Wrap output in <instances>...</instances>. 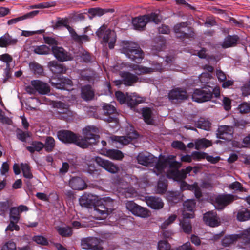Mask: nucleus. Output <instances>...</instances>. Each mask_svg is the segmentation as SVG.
<instances>
[{
  "mask_svg": "<svg viewBox=\"0 0 250 250\" xmlns=\"http://www.w3.org/2000/svg\"><path fill=\"white\" fill-rule=\"evenodd\" d=\"M121 46V52L131 61L139 63L143 59L144 53L138 44L131 41H124Z\"/></svg>",
  "mask_w": 250,
  "mask_h": 250,
  "instance_id": "nucleus-1",
  "label": "nucleus"
},
{
  "mask_svg": "<svg viewBox=\"0 0 250 250\" xmlns=\"http://www.w3.org/2000/svg\"><path fill=\"white\" fill-rule=\"evenodd\" d=\"M57 137L59 140L65 144H74L77 146L86 148L87 145L85 140L82 136L67 130H61L57 132Z\"/></svg>",
  "mask_w": 250,
  "mask_h": 250,
  "instance_id": "nucleus-2",
  "label": "nucleus"
},
{
  "mask_svg": "<svg viewBox=\"0 0 250 250\" xmlns=\"http://www.w3.org/2000/svg\"><path fill=\"white\" fill-rule=\"evenodd\" d=\"M175 37L181 41L186 39H194L196 34L194 29L188 26L187 22H181L175 24L173 28Z\"/></svg>",
  "mask_w": 250,
  "mask_h": 250,
  "instance_id": "nucleus-3",
  "label": "nucleus"
},
{
  "mask_svg": "<svg viewBox=\"0 0 250 250\" xmlns=\"http://www.w3.org/2000/svg\"><path fill=\"white\" fill-rule=\"evenodd\" d=\"M96 35L99 38H102V42L108 43L110 49H113L116 41V33L107 27L103 25L96 32Z\"/></svg>",
  "mask_w": 250,
  "mask_h": 250,
  "instance_id": "nucleus-4",
  "label": "nucleus"
},
{
  "mask_svg": "<svg viewBox=\"0 0 250 250\" xmlns=\"http://www.w3.org/2000/svg\"><path fill=\"white\" fill-rule=\"evenodd\" d=\"M98 129L94 126H88L83 129L84 137L82 136L83 140H85L88 147L90 145H95L99 142L100 136Z\"/></svg>",
  "mask_w": 250,
  "mask_h": 250,
  "instance_id": "nucleus-5",
  "label": "nucleus"
},
{
  "mask_svg": "<svg viewBox=\"0 0 250 250\" xmlns=\"http://www.w3.org/2000/svg\"><path fill=\"white\" fill-rule=\"evenodd\" d=\"M212 96V92L206 87L196 88L193 91L192 99L193 101L201 103L209 101Z\"/></svg>",
  "mask_w": 250,
  "mask_h": 250,
  "instance_id": "nucleus-6",
  "label": "nucleus"
},
{
  "mask_svg": "<svg viewBox=\"0 0 250 250\" xmlns=\"http://www.w3.org/2000/svg\"><path fill=\"white\" fill-rule=\"evenodd\" d=\"M168 97L172 102L181 103L187 100L188 95L185 89L177 87L172 89L169 92Z\"/></svg>",
  "mask_w": 250,
  "mask_h": 250,
  "instance_id": "nucleus-7",
  "label": "nucleus"
},
{
  "mask_svg": "<svg viewBox=\"0 0 250 250\" xmlns=\"http://www.w3.org/2000/svg\"><path fill=\"white\" fill-rule=\"evenodd\" d=\"M128 67L138 75L150 74L154 71H159L162 69V65L158 63H156L153 68L146 67L135 64H131Z\"/></svg>",
  "mask_w": 250,
  "mask_h": 250,
  "instance_id": "nucleus-8",
  "label": "nucleus"
},
{
  "mask_svg": "<svg viewBox=\"0 0 250 250\" xmlns=\"http://www.w3.org/2000/svg\"><path fill=\"white\" fill-rule=\"evenodd\" d=\"M51 51L54 57L60 62H63L73 59L71 54L62 47L53 45Z\"/></svg>",
  "mask_w": 250,
  "mask_h": 250,
  "instance_id": "nucleus-9",
  "label": "nucleus"
},
{
  "mask_svg": "<svg viewBox=\"0 0 250 250\" xmlns=\"http://www.w3.org/2000/svg\"><path fill=\"white\" fill-rule=\"evenodd\" d=\"M102 241L96 237H88L83 239L81 245L83 249L90 250H102Z\"/></svg>",
  "mask_w": 250,
  "mask_h": 250,
  "instance_id": "nucleus-10",
  "label": "nucleus"
},
{
  "mask_svg": "<svg viewBox=\"0 0 250 250\" xmlns=\"http://www.w3.org/2000/svg\"><path fill=\"white\" fill-rule=\"evenodd\" d=\"M138 163L144 166H151L157 160V157L148 152H142L136 157Z\"/></svg>",
  "mask_w": 250,
  "mask_h": 250,
  "instance_id": "nucleus-11",
  "label": "nucleus"
},
{
  "mask_svg": "<svg viewBox=\"0 0 250 250\" xmlns=\"http://www.w3.org/2000/svg\"><path fill=\"white\" fill-rule=\"evenodd\" d=\"M126 208L134 215L141 217H146L148 215L147 210L136 204L133 201H128L126 203Z\"/></svg>",
  "mask_w": 250,
  "mask_h": 250,
  "instance_id": "nucleus-12",
  "label": "nucleus"
},
{
  "mask_svg": "<svg viewBox=\"0 0 250 250\" xmlns=\"http://www.w3.org/2000/svg\"><path fill=\"white\" fill-rule=\"evenodd\" d=\"M96 163L111 173H116L119 170V167L109 160L104 159L100 157H96Z\"/></svg>",
  "mask_w": 250,
  "mask_h": 250,
  "instance_id": "nucleus-13",
  "label": "nucleus"
},
{
  "mask_svg": "<svg viewBox=\"0 0 250 250\" xmlns=\"http://www.w3.org/2000/svg\"><path fill=\"white\" fill-rule=\"evenodd\" d=\"M50 83L52 86L61 89H64L66 86L73 85L72 80L65 77H60L57 80L56 78H51Z\"/></svg>",
  "mask_w": 250,
  "mask_h": 250,
  "instance_id": "nucleus-14",
  "label": "nucleus"
},
{
  "mask_svg": "<svg viewBox=\"0 0 250 250\" xmlns=\"http://www.w3.org/2000/svg\"><path fill=\"white\" fill-rule=\"evenodd\" d=\"M48 66L54 74H65L68 69L64 64L56 61L49 62L48 63Z\"/></svg>",
  "mask_w": 250,
  "mask_h": 250,
  "instance_id": "nucleus-15",
  "label": "nucleus"
},
{
  "mask_svg": "<svg viewBox=\"0 0 250 250\" xmlns=\"http://www.w3.org/2000/svg\"><path fill=\"white\" fill-rule=\"evenodd\" d=\"M32 86L39 93L45 95L50 92V89L49 85L40 80H36L31 81Z\"/></svg>",
  "mask_w": 250,
  "mask_h": 250,
  "instance_id": "nucleus-16",
  "label": "nucleus"
},
{
  "mask_svg": "<svg viewBox=\"0 0 250 250\" xmlns=\"http://www.w3.org/2000/svg\"><path fill=\"white\" fill-rule=\"evenodd\" d=\"M237 199L236 196L231 194H220V211L231 204Z\"/></svg>",
  "mask_w": 250,
  "mask_h": 250,
  "instance_id": "nucleus-17",
  "label": "nucleus"
},
{
  "mask_svg": "<svg viewBox=\"0 0 250 250\" xmlns=\"http://www.w3.org/2000/svg\"><path fill=\"white\" fill-rule=\"evenodd\" d=\"M70 187L74 190H82L87 187L85 181L81 177H72L69 182Z\"/></svg>",
  "mask_w": 250,
  "mask_h": 250,
  "instance_id": "nucleus-18",
  "label": "nucleus"
},
{
  "mask_svg": "<svg viewBox=\"0 0 250 250\" xmlns=\"http://www.w3.org/2000/svg\"><path fill=\"white\" fill-rule=\"evenodd\" d=\"M146 200L147 206L152 209H160L164 207V203L160 198L149 196L146 197Z\"/></svg>",
  "mask_w": 250,
  "mask_h": 250,
  "instance_id": "nucleus-19",
  "label": "nucleus"
},
{
  "mask_svg": "<svg viewBox=\"0 0 250 250\" xmlns=\"http://www.w3.org/2000/svg\"><path fill=\"white\" fill-rule=\"evenodd\" d=\"M139 134L136 131H133L127 134L126 136H114L112 138L113 141L119 142L123 145H126L133 139L138 137Z\"/></svg>",
  "mask_w": 250,
  "mask_h": 250,
  "instance_id": "nucleus-20",
  "label": "nucleus"
},
{
  "mask_svg": "<svg viewBox=\"0 0 250 250\" xmlns=\"http://www.w3.org/2000/svg\"><path fill=\"white\" fill-rule=\"evenodd\" d=\"M94 211L98 215L97 218L99 220L105 219L109 215L103 200L97 203V205L94 207Z\"/></svg>",
  "mask_w": 250,
  "mask_h": 250,
  "instance_id": "nucleus-21",
  "label": "nucleus"
},
{
  "mask_svg": "<svg viewBox=\"0 0 250 250\" xmlns=\"http://www.w3.org/2000/svg\"><path fill=\"white\" fill-rule=\"evenodd\" d=\"M17 42V39L12 38L8 33L0 37V47L2 48L15 45Z\"/></svg>",
  "mask_w": 250,
  "mask_h": 250,
  "instance_id": "nucleus-22",
  "label": "nucleus"
},
{
  "mask_svg": "<svg viewBox=\"0 0 250 250\" xmlns=\"http://www.w3.org/2000/svg\"><path fill=\"white\" fill-rule=\"evenodd\" d=\"M123 83L125 85L131 86L138 81V77L129 72H123L121 75Z\"/></svg>",
  "mask_w": 250,
  "mask_h": 250,
  "instance_id": "nucleus-23",
  "label": "nucleus"
},
{
  "mask_svg": "<svg viewBox=\"0 0 250 250\" xmlns=\"http://www.w3.org/2000/svg\"><path fill=\"white\" fill-rule=\"evenodd\" d=\"M239 37L237 35H228L225 37L221 46L223 48L232 47L236 45Z\"/></svg>",
  "mask_w": 250,
  "mask_h": 250,
  "instance_id": "nucleus-24",
  "label": "nucleus"
},
{
  "mask_svg": "<svg viewBox=\"0 0 250 250\" xmlns=\"http://www.w3.org/2000/svg\"><path fill=\"white\" fill-rule=\"evenodd\" d=\"M114 12L113 9H102L101 8H91L88 9V17L90 20L95 16H101L108 12L113 13Z\"/></svg>",
  "mask_w": 250,
  "mask_h": 250,
  "instance_id": "nucleus-25",
  "label": "nucleus"
},
{
  "mask_svg": "<svg viewBox=\"0 0 250 250\" xmlns=\"http://www.w3.org/2000/svg\"><path fill=\"white\" fill-rule=\"evenodd\" d=\"M143 102L144 100L143 98L139 96L136 93L129 95L128 93H127V100L126 104L128 106L132 108Z\"/></svg>",
  "mask_w": 250,
  "mask_h": 250,
  "instance_id": "nucleus-26",
  "label": "nucleus"
},
{
  "mask_svg": "<svg viewBox=\"0 0 250 250\" xmlns=\"http://www.w3.org/2000/svg\"><path fill=\"white\" fill-rule=\"evenodd\" d=\"M203 220L207 225L210 227H214L218 225L216 215L212 211H209L204 214Z\"/></svg>",
  "mask_w": 250,
  "mask_h": 250,
  "instance_id": "nucleus-27",
  "label": "nucleus"
},
{
  "mask_svg": "<svg viewBox=\"0 0 250 250\" xmlns=\"http://www.w3.org/2000/svg\"><path fill=\"white\" fill-rule=\"evenodd\" d=\"M69 32L72 39L79 44H82L83 42H88L90 40V38L87 35H79L72 27H69Z\"/></svg>",
  "mask_w": 250,
  "mask_h": 250,
  "instance_id": "nucleus-28",
  "label": "nucleus"
},
{
  "mask_svg": "<svg viewBox=\"0 0 250 250\" xmlns=\"http://www.w3.org/2000/svg\"><path fill=\"white\" fill-rule=\"evenodd\" d=\"M167 176L177 181H183L186 178L184 169L181 170L178 169L169 170L167 173Z\"/></svg>",
  "mask_w": 250,
  "mask_h": 250,
  "instance_id": "nucleus-29",
  "label": "nucleus"
},
{
  "mask_svg": "<svg viewBox=\"0 0 250 250\" xmlns=\"http://www.w3.org/2000/svg\"><path fill=\"white\" fill-rule=\"evenodd\" d=\"M104 154L111 159L120 160L124 157L123 153L117 149H106L103 150Z\"/></svg>",
  "mask_w": 250,
  "mask_h": 250,
  "instance_id": "nucleus-30",
  "label": "nucleus"
},
{
  "mask_svg": "<svg viewBox=\"0 0 250 250\" xmlns=\"http://www.w3.org/2000/svg\"><path fill=\"white\" fill-rule=\"evenodd\" d=\"M144 17L145 15L133 19L132 24L135 29L143 30L146 27L147 22L146 17Z\"/></svg>",
  "mask_w": 250,
  "mask_h": 250,
  "instance_id": "nucleus-31",
  "label": "nucleus"
},
{
  "mask_svg": "<svg viewBox=\"0 0 250 250\" xmlns=\"http://www.w3.org/2000/svg\"><path fill=\"white\" fill-rule=\"evenodd\" d=\"M39 12L40 11L39 10L32 11L23 15V16H20L16 18L10 19L8 20L7 24L8 25H12L13 24H15L21 21L26 19L32 18L35 16L39 14Z\"/></svg>",
  "mask_w": 250,
  "mask_h": 250,
  "instance_id": "nucleus-32",
  "label": "nucleus"
},
{
  "mask_svg": "<svg viewBox=\"0 0 250 250\" xmlns=\"http://www.w3.org/2000/svg\"><path fill=\"white\" fill-rule=\"evenodd\" d=\"M82 97L85 100H92L94 96V92L90 85H86L82 87Z\"/></svg>",
  "mask_w": 250,
  "mask_h": 250,
  "instance_id": "nucleus-33",
  "label": "nucleus"
},
{
  "mask_svg": "<svg viewBox=\"0 0 250 250\" xmlns=\"http://www.w3.org/2000/svg\"><path fill=\"white\" fill-rule=\"evenodd\" d=\"M237 220L240 222H245L250 220V210L243 208L238 210L236 215Z\"/></svg>",
  "mask_w": 250,
  "mask_h": 250,
  "instance_id": "nucleus-34",
  "label": "nucleus"
},
{
  "mask_svg": "<svg viewBox=\"0 0 250 250\" xmlns=\"http://www.w3.org/2000/svg\"><path fill=\"white\" fill-rule=\"evenodd\" d=\"M31 145V146L26 147V149L31 153H33L35 151L40 152L44 148V144L40 141H33Z\"/></svg>",
  "mask_w": 250,
  "mask_h": 250,
  "instance_id": "nucleus-35",
  "label": "nucleus"
},
{
  "mask_svg": "<svg viewBox=\"0 0 250 250\" xmlns=\"http://www.w3.org/2000/svg\"><path fill=\"white\" fill-rule=\"evenodd\" d=\"M55 229L59 235L62 237H69L72 235V229L69 226H57Z\"/></svg>",
  "mask_w": 250,
  "mask_h": 250,
  "instance_id": "nucleus-36",
  "label": "nucleus"
},
{
  "mask_svg": "<svg viewBox=\"0 0 250 250\" xmlns=\"http://www.w3.org/2000/svg\"><path fill=\"white\" fill-rule=\"evenodd\" d=\"M211 145V141L206 138L199 139L195 142V148L197 150L206 148L210 146Z\"/></svg>",
  "mask_w": 250,
  "mask_h": 250,
  "instance_id": "nucleus-37",
  "label": "nucleus"
},
{
  "mask_svg": "<svg viewBox=\"0 0 250 250\" xmlns=\"http://www.w3.org/2000/svg\"><path fill=\"white\" fill-rule=\"evenodd\" d=\"M55 146V141L53 137L47 136L45 139L44 148L47 152L53 151Z\"/></svg>",
  "mask_w": 250,
  "mask_h": 250,
  "instance_id": "nucleus-38",
  "label": "nucleus"
},
{
  "mask_svg": "<svg viewBox=\"0 0 250 250\" xmlns=\"http://www.w3.org/2000/svg\"><path fill=\"white\" fill-rule=\"evenodd\" d=\"M142 116L144 121L148 125H152L153 119L152 117V111L150 108L146 107L142 109Z\"/></svg>",
  "mask_w": 250,
  "mask_h": 250,
  "instance_id": "nucleus-39",
  "label": "nucleus"
},
{
  "mask_svg": "<svg viewBox=\"0 0 250 250\" xmlns=\"http://www.w3.org/2000/svg\"><path fill=\"white\" fill-rule=\"evenodd\" d=\"M56 106L57 108L63 110V112L58 111V113H60L58 116V118L61 119H65L67 115H68V113L70 112L67 105L62 102H58L56 103Z\"/></svg>",
  "mask_w": 250,
  "mask_h": 250,
  "instance_id": "nucleus-40",
  "label": "nucleus"
},
{
  "mask_svg": "<svg viewBox=\"0 0 250 250\" xmlns=\"http://www.w3.org/2000/svg\"><path fill=\"white\" fill-rule=\"evenodd\" d=\"M238 236L237 239H242L245 245L250 244V228L242 231L239 234H236Z\"/></svg>",
  "mask_w": 250,
  "mask_h": 250,
  "instance_id": "nucleus-41",
  "label": "nucleus"
},
{
  "mask_svg": "<svg viewBox=\"0 0 250 250\" xmlns=\"http://www.w3.org/2000/svg\"><path fill=\"white\" fill-rule=\"evenodd\" d=\"M167 199L173 203H177L181 199V194L178 191H168L167 193Z\"/></svg>",
  "mask_w": 250,
  "mask_h": 250,
  "instance_id": "nucleus-42",
  "label": "nucleus"
},
{
  "mask_svg": "<svg viewBox=\"0 0 250 250\" xmlns=\"http://www.w3.org/2000/svg\"><path fill=\"white\" fill-rule=\"evenodd\" d=\"M220 83L222 82V87L224 88H228L234 84L232 80H227L226 74L220 69Z\"/></svg>",
  "mask_w": 250,
  "mask_h": 250,
  "instance_id": "nucleus-43",
  "label": "nucleus"
},
{
  "mask_svg": "<svg viewBox=\"0 0 250 250\" xmlns=\"http://www.w3.org/2000/svg\"><path fill=\"white\" fill-rule=\"evenodd\" d=\"M167 162L168 160L167 159H160L157 161V162H155V169L157 171V175H159L163 172L167 167Z\"/></svg>",
  "mask_w": 250,
  "mask_h": 250,
  "instance_id": "nucleus-44",
  "label": "nucleus"
},
{
  "mask_svg": "<svg viewBox=\"0 0 250 250\" xmlns=\"http://www.w3.org/2000/svg\"><path fill=\"white\" fill-rule=\"evenodd\" d=\"M179 225L184 233L188 234L191 233L192 226L191 221L189 220H182L180 221Z\"/></svg>",
  "mask_w": 250,
  "mask_h": 250,
  "instance_id": "nucleus-45",
  "label": "nucleus"
},
{
  "mask_svg": "<svg viewBox=\"0 0 250 250\" xmlns=\"http://www.w3.org/2000/svg\"><path fill=\"white\" fill-rule=\"evenodd\" d=\"M167 181L165 178L162 179L161 178L158 182L157 186V192L160 194H164L165 193L167 190Z\"/></svg>",
  "mask_w": 250,
  "mask_h": 250,
  "instance_id": "nucleus-46",
  "label": "nucleus"
},
{
  "mask_svg": "<svg viewBox=\"0 0 250 250\" xmlns=\"http://www.w3.org/2000/svg\"><path fill=\"white\" fill-rule=\"evenodd\" d=\"M21 168L24 178L30 180L33 177V175L31 171L30 167L28 164L21 163Z\"/></svg>",
  "mask_w": 250,
  "mask_h": 250,
  "instance_id": "nucleus-47",
  "label": "nucleus"
},
{
  "mask_svg": "<svg viewBox=\"0 0 250 250\" xmlns=\"http://www.w3.org/2000/svg\"><path fill=\"white\" fill-rule=\"evenodd\" d=\"M195 126L197 128L208 130L210 127V123L204 118H200L195 123Z\"/></svg>",
  "mask_w": 250,
  "mask_h": 250,
  "instance_id": "nucleus-48",
  "label": "nucleus"
},
{
  "mask_svg": "<svg viewBox=\"0 0 250 250\" xmlns=\"http://www.w3.org/2000/svg\"><path fill=\"white\" fill-rule=\"evenodd\" d=\"M238 236L235 234L226 236L221 241L222 244L224 247H227L238 240Z\"/></svg>",
  "mask_w": 250,
  "mask_h": 250,
  "instance_id": "nucleus-49",
  "label": "nucleus"
},
{
  "mask_svg": "<svg viewBox=\"0 0 250 250\" xmlns=\"http://www.w3.org/2000/svg\"><path fill=\"white\" fill-rule=\"evenodd\" d=\"M102 200L108 210L109 214H110L114 210V201L109 197H104Z\"/></svg>",
  "mask_w": 250,
  "mask_h": 250,
  "instance_id": "nucleus-50",
  "label": "nucleus"
},
{
  "mask_svg": "<svg viewBox=\"0 0 250 250\" xmlns=\"http://www.w3.org/2000/svg\"><path fill=\"white\" fill-rule=\"evenodd\" d=\"M34 52L40 55H46L50 53V48L46 45H42L35 47Z\"/></svg>",
  "mask_w": 250,
  "mask_h": 250,
  "instance_id": "nucleus-51",
  "label": "nucleus"
},
{
  "mask_svg": "<svg viewBox=\"0 0 250 250\" xmlns=\"http://www.w3.org/2000/svg\"><path fill=\"white\" fill-rule=\"evenodd\" d=\"M29 66L31 70L35 74L41 75L43 73L42 67L36 62H32L30 63Z\"/></svg>",
  "mask_w": 250,
  "mask_h": 250,
  "instance_id": "nucleus-52",
  "label": "nucleus"
},
{
  "mask_svg": "<svg viewBox=\"0 0 250 250\" xmlns=\"http://www.w3.org/2000/svg\"><path fill=\"white\" fill-rule=\"evenodd\" d=\"M211 78L212 75L211 74L209 73H202L199 77V79L203 85L210 87L208 84Z\"/></svg>",
  "mask_w": 250,
  "mask_h": 250,
  "instance_id": "nucleus-53",
  "label": "nucleus"
},
{
  "mask_svg": "<svg viewBox=\"0 0 250 250\" xmlns=\"http://www.w3.org/2000/svg\"><path fill=\"white\" fill-rule=\"evenodd\" d=\"M20 213L16 207H13L10 210V220L14 221L15 223H18L20 220Z\"/></svg>",
  "mask_w": 250,
  "mask_h": 250,
  "instance_id": "nucleus-54",
  "label": "nucleus"
},
{
  "mask_svg": "<svg viewBox=\"0 0 250 250\" xmlns=\"http://www.w3.org/2000/svg\"><path fill=\"white\" fill-rule=\"evenodd\" d=\"M224 10L220 9V15H222V17L223 18H225L226 20L229 21L230 22H232L235 25L240 27L242 23L237 21L235 18L233 17H230L229 16H227L225 15Z\"/></svg>",
  "mask_w": 250,
  "mask_h": 250,
  "instance_id": "nucleus-55",
  "label": "nucleus"
},
{
  "mask_svg": "<svg viewBox=\"0 0 250 250\" xmlns=\"http://www.w3.org/2000/svg\"><path fill=\"white\" fill-rule=\"evenodd\" d=\"M79 203L82 207L90 208L92 205V201L86 195H83L79 199Z\"/></svg>",
  "mask_w": 250,
  "mask_h": 250,
  "instance_id": "nucleus-56",
  "label": "nucleus"
},
{
  "mask_svg": "<svg viewBox=\"0 0 250 250\" xmlns=\"http://www.w3.org/2000/svg\"><path fill=\"white\" fill-rule=\"evenodd\" d=\"M104 113L107 115H110L115 113L116 108L112 105L104 104L103 106Z\"/></svg>",
  "mask_w": 250,
  "mask_h": 250,
  "instance_id": "nucleus-57",
  "label": "nucleus"
},
{
  "mask_svg": "<svg viewBox=\"0 0 250 250\" xmlns=\"http://www.w3.org/2000/svg\"><path fill=\"white\" fill-rule=\"evenodd\" d=\"M33 240L36 243L42 246H47L49 244L47 239L42 235L34 236L33 237Z\"/></svg>",
  "mask_w": 250,
  "mask_h": 250,
  "instance_id": "nucleus-58",
  "label": "nucleus"
},
{
  "mask_svg": "<svg viewBox=\"0 0 250 250\" xmlns=\"http://www.w3.org/2000/svg\"><path fill=\"white\" fill-rule=\"evenodd\" d=\"M237 109L241 113H248L250 112V104L243 102L238 106Z\"/></svg>",
  "mask_w": 250,
  "mask_h": 250,
  "instance_id": "nucleus-59",
  "label": "nucleus"
},
{
  "mask_svg": "<svg viewBox=\"0 0 250 250\" xmlns=\"http://www.w3.org/2000/svg\"><path fill=\"white\" fill-rule=\"evenodd\" d=\"M147 22L152 21L155 23H159L160 21L158 19V15L155 13H151L150 14L145 15Z\"/></svg>",
  "mask_w": 250,
  "mask_h": 250,
  "instance_id": "nucleus-60",
  "label": "nucleus"
},
{
  "mask_svg": "<svg viewBox=\"0 0 250 250\" xmlns=\"http://www.w3.org/2000/svg\"><path fill=\"white\" fill-rule=\"evenodd\" d=\"M115 96L117 100L121 104H125L127 100V93L125 95L123 92L118 91L115 92Z\"/></svg>",
  "mask_w": 250,
  "mask_h": 250,
  "instance_id": "nucleus-61",
  "label": "nucleus"
},
{
  "mask_svg": "<svg viewBox=\"0 0 250 250\" xmlns=\"http://www.w3.org/2000/svg\"><path fill=\"white\" fill-rule=\"evenodd\" d=\"M229 188L232 189L238 190L240 192H245L246 191V189L244 188L243 185L237 181L230 184Z\"/></svg>",
  "mask_w": 250,
  "mask_h": 250,
  "instance_id": "nucleus-62",
  "label": "nucleus"
},
{
  "mask_svg": "<svg viewBox=\"0 0 250 250\" xmlns=\"http://www.w3.org/2000/svg\"><path fill=\"white\" fill-rule=\"evenodd\" d=\"M158 249L159 250H170V245L167 241L161 240L158 243Z\"/></svg>",
  "mask_w": 250,
  "mask_h": 250,
  "instance_id": "nucleus-63",
  "label": "nucleus"
},
{
  "mask_svg": "<svg viewBox=\"0 0 250 250\" xmlns=\"http://www.w3.org/2000/svg\"><path fill=\"white\" fill-rule=\"evenodd\" d=\"M1 250H17L16 244L9 241L2 247Z\"/></svg>",
  "mask_w": 250,
  "mask_h": 250,
  "instance_id": "nucleus-64",
  "label": "nucleus"
}]
</instances>
